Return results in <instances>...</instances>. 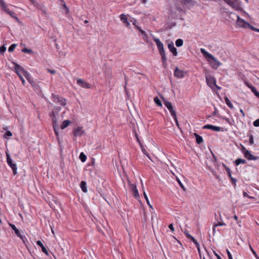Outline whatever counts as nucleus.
I'll list each match as a JSON object with an SVG mask.
<instances>
[{
    "mask_svg": "<svg viewBox=\"0 0 259 259\" xmlns=\"http://www.w3.org/2000/svg\"><path fill=\"white\" fill-rule=\"evenodd\" d=\"M12 63L14 65L15 72H16L17 75L19 76L20 79L22 81L23 85H24L25 84V81L21 73H23L24 76H25V72H28L27 71H26L22 67H21L19 64H17V63H16L14 61H12Z\"/></svg>",
    "mask_w": 259,
    "mask_h": 259,
    "instance_id": "nucleus-1",
    "label": "nucleus"
},
{
    "mask_svg": "<svg viewBox=\"0 0 259 259\" xmlns=\"http://www.w3.org/2000/svg\"><path fill=\"white\" fill-rule=\"evenodd\" d=\"M6 157L7 162L8 165L12 168L13 175H16L17 174V167L16 164L13 162V160L8 152H6Z\"/></svg>",
    "mask_w": 259,
    "mask_h": 259,
    "instance_id": "nucleus-2",
    "label": "nucleus"
},
{
    "mask_svg": "<svg viewBox=\"0 0 259 259\" xmlns=\"http://www.w3.org/2000/svg\"><path fill=\"white\" fill-rule=\"evenodd\" d=\"M52 99L55 103H58L62 106H64L66 104V99L65 98L53 93L52 94Z\"/></svg>",
    "mask_w": 259,
    "mask_h": 259,
    "instance_id": "nucleus-3",
    "label": "nucleus"
},
{
    "mask_svg": "<svg viewBox=\"0 0 259 259\" xmlns=\"http://www.w3.org/2000/svg\"><path fill=\"white\" fill-rule=\"evenodd\" d=\"M231 14L234 17L237 18V22L236 24L240 27L243 28H247L248 26H249V24L246 22L243 19H241L239 17L238 15H236L234 13H231Z\"/></svg>",
    "mask_w": 259,
    "mask_h": 259,
    "instance_id": "nucleus-4",
    "label": "nucleus"
},
{
    "mask_svg": "<svg viewBox=\"0 0 259 259\" xmlns=\"http://www.w3.org/2000/svg\"><path fill=\"white\" fill-rule=\"evenodd\" d=\"M25 77L27 81L31 84V86L34 88V90L37 91H39V85L33 80L31 77L30 74L28 72H25Z\"/></svg>",
    "mask_w": 259,
    "mask_h": 259,
    "instance_id": "nucleus-5",
    "label": "nucleus"
},
{
    "mask_svg": "<svg viewBox=\"0 0 259 259\" xmlns=\"http://www.w3.org/2000/svg\"><path fill=\"white\" fill-rule=\"evenodd\" d=\"M52 122H53V130L54 131L55 135L56 136L57 139L59 142V126L57 121V118L55 115L52 117Z\"/></svg>",
    "mask_w": 259,
    "mask_h": 259,
    "instance_id": "nucleus-6",
    "label": "nucleus"
},
{
    "mask_svg": "<svg viewBox=\"0 0 259 259\" xmlns=\"http://www.w3.org/2000/svg\"><path fill=\"white\" fill-rule=\"evenodd\" d=\"M243 152L244 153V157L249 160H256L259 158L258 156H255L252 155L251 152L246 150L244 147L243 148Z\"/></svg>",
    "mask_w": 259,
    "mask_h": 259,
    "instance_id": "nucleus-7",
    "label": "nucleus"
},
{
    "mask_svg": "<svg viewBox=\"0 0 259 259\" xmlns=\"http://www.w3.org/2000/svg\"><path fill=\"white\" fill-rule=\"evenodd\" d=\"M200 52L205 57L214 60L217 65V67H218L221 65V63L218 61L211 54L206 51L205 49L202 48L200 49Z\"/></svg>",
    "mask_w": 259,
    "mask_h": 259,
    "instance_id": "nucleus-8",
    "label": "nucleus"
},
{
    "mask_svg": "<svg viewBox=\"0 0 259 259\" xmlns=\"http://www.w3.org/2000/svg\"><path fill=\"white\" fill-rule=\"evenodd\" d=\"M180 3L185 5L188 9H190L196 4L194 0H179Z\"/></svg>",
    "mask_w": 259,
    "mask_h": 259,
    "instance_id": "nucleus-9",
    "label": "nucleus"
},
{
    "mask_svg": "<svg viewBox=\"0 0 259 259\" xmlns=\"http://www.w3.org/2000/svg\"><path fill=\"white\" fill-rule=\"evenodd\" d=\"M164 105L167 108L169 112L170 113L172 117H175L177 115L176 112L174 110L173 106L171 103L167 101L164 100L163 101Z\"/></svg>",
    "mask_w": 259,
    "mask_h": 259,
    "instance_id": "nucleus-10",
    "label": "nucleus"
},
{
    "mask_svg": "<svg viewBox=\"0 0 259 259\" xmlns=\"http://www.w3.org/2000/svg\"><path fill=\"white\" fill-rule=\"evenodd\" d=\"M206 81L207 85L212 89L214 85H215L216 80L214 77L211 75L206 76Z\"/></svg>",
    "mask_w": 259,
    "mask_h": 259,
    "instance_id": "nucleus-11",
    "label": "nucleus"
},
{
    "mask_svg": "<svg viewBox=\"0 0 259 259\" xmlns=\"http://www.w3.org/2000/svg\"><path fill=\"white\" fill-rule=\"evenodd\" d=\"M128 185L130 188L133 192L135 197L137 199L139 198L140 196L136 186L135 184H132L130 182H128Z\"/></svg>",
    "mask_w": 259,
    "mask_h": 259,
    "instance_id": "nucleus-12",
    "label": "nucleus"
},
{
    "mask_svg": "<svg viewBox=\"0 0 259 259\" xmlns=\"http://www.w3.org/2000/svg\"><path fill=\"white\" fill-rule=\"evenodd\" d=\"M228 5L231 6L232 8L238 9L239 8V4L238 2L236 0H223Z\"/></svg>",
    "mask_w": 259,
    "mask_h": 259,
    "instance_id": "nucleus-13",
    "label": "nucleus"
},
{
    "mask_svg": "<svg viewBox=\"0 0 259 259\" xmlns=\"http://www.w3.org/2000/svg\"><path fill=\"white\" fill-rule=\"evenodd\" d=\"M154 41L155 42L157 49L159 52V53L164 51L163 45V44L160 41L159 38H157L154 37L153 38Z\"/></svg>",
    "mask_w": 259,
    "mask_h": 259,
    "instance_id": "nucleus-14",
    "label": "nucleus"
},
{
    "mask_svg": "<svg viewBox=\"0 0 259 259\" xmlns=\"http://www.w3.org/2000/svg\"><path fill=\"white\" fill-rule=\"evenodd\" d=\"M73 133L75 137H81L84 134V131L81 127H78L73 130Z\"/></svg>",
    "mask_w": 259,
    "mask_h": 259,
    "instance_id": "nucleus-15",
    "label": "nucleus"
},
{
    "mask_svg": "<svg viewBox=\"0 0 259 259\" xmlns=\"http://www.w3.org/2000/svg\"><path fill=\"white\" fill-rule=\"evenodd\" d=\"M77 83L81 86L82 88L86 89H90L91 88V85L86 81H84L83 80L81 79H78L77 80Z\"/></svg>",
    "mask_w": 259,
    "mask_h": 259,
    "instance_id": "nucleus-16",
    "label": "nucleus"
},
{
    "mask_svg": "<svg viewBox=\"0 0 259 259\" xmlns=\"http://www.w3.org/2000/svg\"><path fill=\"white\" fill-rule=\"evenodd\" d=\"M203 128L209 129L216 132H220L221 130V128L220 127L211 124H206L203 127Z\"/></svg>",
    "mask_w": 259,
    "mask_h": 259,
    "instance_id": "nucleus-17",
    "label": "nucleus"
},
{
    "mask_svg": "<svg viewBox=\"0 0 259 259\" xmlns=\"http://www.w3.org/2000/svg\"><path fill=\"white\" fill-rule=\"evenodd\" d=\"M168 48L169 51L172 53L174 56H177L178 55V52L177 49L174 47L172 42L168 44Z\"/></svg>",
    "mask_w": 259,
    "mask_h": 259,
    "instance_id": "nucleus-18",
    "label": "nucleus"
},
{
    "mask_svg": "<svg viewBox=\"0 0 259 259\" xmlns=\"http://www.w3.org/2000/svg\"><path fill=\"white\" fill-rule=\"evenodd\" d=\"M184 72L183 70L179 69L178 67L175 68L174 71V75L178 78H182L184 76Z\"/></svg>",
    "mask_w": 259,
    "mask_h": 259,
    "instance_id": "nucleus-19",
    "label": "nucleus"
},
{
    "mask_svg": "<svg viewBox=\"0 0 259 259\" xmlns=\"http://www.w3.org/2000/svg\"><path fill=\"white\" fill-rule=\"evenodd\" d=\"M120 20L122 21V22L125 24L126 26L129 28H131V25L130 24V23L127 20V18L126 16L124 14H121L120 16Z\"/></svg>",
    "mask_w": 259,
    "mask_h": 259,
    "instance_id": "nucleus-20",
    "label": "nucleus"
},
{
    "mask_svg": "<svg viewBox=\"0 0 259 259\" xmlns=\"http://www.w3.org/2000/svg\"><path fill=\"white\" fill-rule=\"evenodd\" d=\"M36 244L40 246L41 248L42 251L45 253L46 255H49V252L47 249L46 248L42 243L40 240H38L36 241Z\"/></svg>",
    "mask_w": 259,
    "mask_h": 259,
    "instance_id": "nucleus-21",
    "label": "nucleus"
},
{
    "mask_svg": "<svg viewBox=\"0 0 259 259\" xmlns=\"http://www.w3.org/2000/svg\"><path fill=\"white\" fill-rule=\"evenodd\" d=\"M0 6L2 7L3 10L8 14L10 13L11 11L8 8L7 6L6 5L5 3L3 0H0Z\"/></svg>",
    "mask_w": 259,
    "mask_h": 259,
    "instance_id": "nucleus-22",
    "label": "nucleus"
},
{
    "mask_svg": "<svg viewBox=\"0 0 259 259\" xmlns=\"http://www.w3.org/2000/svg\"><path fill=\"white\" fill-rule=\"evenodd\" d=\"M159 54L161 56V59L162 61V65H163V67L164 68H165L166 67V65H167V64H166L167 58L165 55V52L164 51L163 52L160 53Z\"/></svg>",
    "mask_w": 259,
    "mask_h": 259,
    "instance_id": "nucleus-23",
    "label": "nucleus"
},
{
    "mask_svg": "<svg viewBox=\"0 0 259 259\" xmlns=\"http://www.w3.org/2000/svg\"><path fill=\"white\" fill-rule=\"evenodd\" d=\"M9 226L11 227L12 229L14 231L15 233L16 234V235L18 237H20V235L21 234V233L20 231H19V229H18L15 225L12 224L11 223H9Z\"/></svg>",
    "mask_w": 259,
    "mask_h": 259,
    "instance_id": "nucleus-24",
    "label": "nucleus"
},
{
    "mask_svg": "<svg viewBox=\"0 0 259 259\" xmlns=\"http://www.w3.org/2000/svg\"><path fill=\"white\" fill-rule=\"evenodd\" d=\"M80 187L81 189V190L86 193L88 191L87 187V183L84 181H82L80 183Z\"/></svg>",
    "mask_w": 259,
    "mask_h": 259,
    "instance_id": "nucleus-25",
    "label": "nucleus"
},
{
    "mask_svg": "<svg viewBox=\"0 0 259 259\" xmlns=\"http://www.w3.org/2000/svg\"><path fill=\"white\" fill-rule=\"evenodd\" d=\"M71 123L70 120H65L62 122V124L61 125L60 128L62 130L65 128Z\"/></svg>",
    "mask_w": 259,
    "mask_h": 259,
    "instance_id": "nucleus-26",
    "label": "nucleus"
},
{
    "mask_svg": "<svg viewBox=\"0 0 259 259\" xmlns=\"http://www.w3.org/2000/svg\"><path fill=\"white\" fill-rule=\"evenodd\" d=\"M194 135L196 137V140L197 144H200L203 142V140L201 136H199L196 133H194Z\"/></svg>",
    "mask_w": 259,
    "mask_h": 259,
    "instance_id": "nucleus-27",
    "label": "nucleus"
},
{
    "mask_svg": "<svg viewBox=\"0 0 259 259\" xmlns=\"http://www.w3.org/2000/svg\"><path fill=\"white\" fill-rule=\"evenodd\" d=\"M246 160L241 158H238L235 161V163L236 165H238L240 164H245Z\"/></svg>",
    "mask_w": 259,
    "mask_h": 259,
    "instance_id": "nucleus-28",
    "label": "nucleus"
},
{
    "mask_svg": "<svg viewBox=\"0 0 259 259\" xmlns=\"http://www.w3.org/2000/svg\"><path fill=\"white\" fill-rule=\"evenodd\" d=\"M225 103L226 104L231 108V109H233V104L231 103L230 100L229 99V98L227 97H226L225 98Z\"/></svg>",
    "mask_w": 259,
    "mask_h": 259,
    "instance_id": "nucleus-29",
    "label": "nucleus"
},
{
    "mask_svg": "<svg viewBox=\"0 0 259 259\" xmlns=\"http://www.w3.org/2000/svg\"><path fill=\"white\" fill-rule=\"evenodd\" d=\"M190 240L193 242H194V243L195 244V245L198 249V251L199 252H200V246H199L198 242L197 241V240L193 237H192Z\"/></svg>",
    "mask_w": 259,
    "mask_h": 259,
    "instance_id": "nucleus-30",
    "label": "nucleus"
},
{
    "mask_svg": "<svg viewBox=\"0 0 259 259\" xmlns=\"http://www.w3.org/2000/svg\"><path fill=\"white\" fill-rule=\"evenodd\" d=\"M79 158L82 162H85L87 159V156L83 152L80 153Z\"/></svg>",
    "mask_w": 259,
    "mask_h": 259,
    "instance_id": "nucleus-31",
    "label": "nucleus"
},
{
    "mask_svg": "<svg viewBox=\"0 0 259 259\" xmlns=\"http://www.w3.org/2000/svg\"><path fill=\"white\" fill-rule=\"evenodd\" d=\"M154 101L155 103L158 106L161 107L162 106V103L161 102V101L159 100V99L156 97L154 98Z\"/></svg>",
    "mask_w": 259,
    "mask_h": 259,
    "instance_id": "nucleus-32",
    "label": "nucleus"
},
{
    "mask_svg": "<svg viewBox=\"0 0 259 259\" xmlns=\"http://www.w3.org/2000/svg\"><path fill=\"white\" fill-rule=\"evenodd\" d=\"M183 45V40L182 39H178L176 41V45L178 47H180Z\"/></svg>",
    "mask_w": 259,
    "mask_h": 259,
    "instance_id": "nucleus-33",
    "label": "nucleus"
},
{
    "mask_svg": "<svg viewBox=\"0 0 259 259\" xmlns=\"http://www.w3.org/2000/svg\"><path fill=\"white\" fill-rule=\"evenodd\" d=\"M12 136V133L10 131H7L4 135V138H8Z\"/></svg>",
    "mask_w": 259,
    "mask_h": 259,
    "instance_id": "nucleus-34",
    "label": "nucleus"
},
{
    "mask_svg": "<svg viewBox=\"0 0 259 259\" xmlns=\"http://www.w3.org/2000/svg\"><path fill=\"white\" fill-rule=\"evenodd\" d=\"M143 194H144V198L145 199V200H146V202H147V203L148 204V205L151 207V208H152V206L151 205L150 203V202H149V200L148 199V196L146 193V192L144 191L143 192Z\"/></svg>",
    "mask_w": 259,
    "mask_h": 259,
    "instance_id": "nucleus-35",
    "label": "nucleus"
},
{
    "mask_svg": "<svg viewBox=\"0 0 259 259\" xmlns=\"http://www.w3.org/2000/svg\"><path fill=\"white\" fill-rule=\"evenodd\" d=\"M17 46V45L15 44H13L12 45H11L8 48V51L10 52H13L14 49H15V48Z\"/></svg>",
    "mask_w": 259,
    "mask_h": 259,
    "instance_id": "nucleus-36",
    "label": "nucleus"
},
{
    "mask_svg": "<svg viewBox=\"0 0 259 259\" xmlns=\"http://www.w3.org/2000/svg\"><path fill=\"white\" fill-rule=\"evenodd\" d=\"M251 90L256 97H259V92L258 91H257V90H256V89L254 87H252Z\"/></svg>",
    "mask_w": 259,
    "mask_h": 259,
    "instance_id": "nucleus-37",
    "label": "nucleus"
},
{
    "mask_svg": "<svg viewBox=\"0 0 259 259\" xmlns=\"http://www.w3.org/2000/svg\"><path fill=\"white\" fill-rule=\"evenodd\" d=\"M22 52L25 53H32L33 52L32 50L27 49L26 48H23L22 50Z\"/></svg>",
    "mask_w": 259,
    "mask_h": 259,
    "instance_id": "nucleus-38",
    "label": "nucleus"
},
{
    "mask_svg": "<svg viewBox=\"0 0 259 259\" xmlns=\"http://www.w3.org/2000/svg\"><path fill=\"white\" fill-rule=\"evenodd\" d=\"M224 165L225 167L226 170L228 174L229 177L231 178L232 176L230 169L228 167L226 166L225 164H224Z\"/></svg>",
    "mask_w": 259,
    "mask_h": 259,
    "instance_id": "nucleus-39",
    "label": "nucleus"
},
{
    "mask_svg": "<svg viewBox=\"0 0 259 259\" xmlns=\"http://www.w3.org/2000/svg\"><path fill=\"white\" fill-rule=\"evenodd\" d=\"M23 241V242L26 244V241H27V240L25 236H23L22 234L20 235V237H19Z\"/></svg>",
    "mask_w": 259,
    "mask_h": 259,
    "instance_id": "nucleus-40",
    "label": "nucleus"
},
{
    "mask_svg": "<svg viewBox=\"0 0 259 259\" xmlns=\"http://www.w3.org/2000/svg\"><path fill=\"white\" fill-rule=\"evenodd\" d=\"M131 22L133 23V24L135 26L136 28L137 29V27H139L137 25V20L136 19H133V20H132Z\"/></svg>",
    "mask_w": 259,
    "mask_h": 259,
    "instance_id": "nucleus-41",
    "label": "nucleus"
},
{
    "mask_svg": "<svg viewBox=\"0 0 259 259\" xmlns=\"http://www.w3.org/2000/svg\"><path fill=\"white\" fill-rule=\"evenodd\" d=\"M6 50V47L5 46L3 45V46L0 47V53L1 54H3L4 53H5Z\"/></svg>",
    "mask_w": 259,
    "mask_h": 259,
    "instance_id": "nucleus-42",
    "label": "nucleus"
},
{
    "mask_svg": "<svg viewBox=\"0 0 259 259\" xmlns=\"http://www.w3.org/2000/svg\"><path fill=\"white\" fill-rule=\"evenodd\" d=\"M247 28H250V29L254 30L255 31L259 32V29L255 28L249 24V26H248Z\"/></svg>",
    "mask_w": 259,
    "mask_h": 259,
    "instance_id": "nucleus-43",
    "label": "nucleus"
},
{
    "mask_svg": "<svg viewBox=\"0 0 259 259\" xmlns=\"http://www.w3.org/2000/svg\"><path fill=\"white\" fill-rule=\"evenodd\" d=\"M253 124L254 126L255 127H258L259 126V119H257L256 120H255L253 123Z\"/></svg>",
    "mask_w": 259,
    "mask_h": 259,
    "instance_id": "nucleus-44",
    "label": "nucleus"
},
{
    "mask_svg": "<svg viewBox=\"0 0 259 259\" xmlns=\"http://www.w3.org/2000/svg\"><path fill=\"white\" fill-rule=\"evenodd\" d=\"M137 29L141 32V34H142L143 36L146 34V32L143 30L140 27H137Z\"/></svg>",
    "mask_w": 259,
    "mask_h": 259,
    "instance_id": "nucleus-45",
    "label": "nucleus"
},
{
    "mask_svg": "<svg viewBox=\"0 0 259 259\" xmlns=\"http://www.w3.org/2000/svg\"><path fill=\"white\" fill-rule=\"evenodd\" d=\"M226 252H227L229 259H233L231 253H230V252L229 251V250L228 249H226Z\"/></svg>",
    "mask_w": 259,
    "mask_h": 259,
    "instance_id": "nucleus-46",
    "label": "nucleus"
},
{
    "mask_svg": "<svg viewBox=\"0 0 259 259\" xmlns=\"http://www.w3.org/2000/svg\"><path fill=\"white\" fill-rule=\"evenodd\" d=\"M224 225H226V224L223 222H219L217 224H214V227L222 226Z\"/></svg>",
    "mask_w": 259,
    "mask_h": 259,
    "instance_id": "nucleus-47",
    "label": "nucleus"
},
{
    "mask_svg": "<svg viewBox=\"0 0 259 259\" xmlns=\"http://www.w3.org/2000/svg\"><path fill=\"white\" fill-rule=\"evenodd\" d=\"M249 143L250 145H253L254 143L253 137L252 135H250L249 137Z\"/></svg>",
    "mask_w": 259,
    "mask_h": 259,
    "instance_id": "nucleus-48",
    "label": "nucleus"
},
{
    "mask_svg": "<svg viewBox=\"0 0 259 259\" xmlns=\"http://www.w3.org/2000/svg\"><path fill=\"white\" fill-rule=\"evenodd\" d=\"M178 183L179 184V185L180 187L184 190L186 191V188L183 185V184L181 183V182L179 180H177Z\"/></svg>",
    "mask_w": 259,
    "mask_h": 259,
    "instance_id": "nucleus-49",
    "label": "nucleus"
},
{
    "mask_svg": "<svg viewBox=\"0 0 259 259\" xmlns=\"http://www.w3.org/2000/svg\"><path fill=\"white\" fill-rule=\"evenodd\" d=\"M184 233L186 235L187 237L189 239H191V238L193 237L186 231L184 232Z\"/></svg>",
    "mask_w": 259,
    "mask_h": 259,
    "instance_id": "nucleus-50",
    "label": "nucleus"
},
{
    "mask_svg": "<svg viewBox=\"0 0 259 259\" xmlns=\"http://www.w3.org/2000/svg\"><path fill=\"white\" fill-rule=\"evenodd\" d=\"M245 84L247 87L250 89V90H251L252 87H254L251 83H249L248 82L245 81Z\"/></svg>",
    "mask_w": 259,
    "mask_h": 259,
    "instance_id": "nucleus-51",
    "label": "nucleus"
},
{
    "mask_svg": "<svg viewBox=\"0 0 259 259\" xmlns=\"http://www.w3.org/2000/svg\"><path fill=\"white\" fill-rule=\"evenodd\" d=\"M173 118H174V120H175V122H176V123L177 126L179 128H180V125H179V122H178V119H177V115H176V116H175V117H173Z\"/></svg>",
    "mask_w": 259,
    "mask_h": 259,
    "instance_id": "nucleus-52",
    "label": "nucleus"
},
{
    "mask_svg": "<svg viewBox=\"0 0 259 259\" xmlns=\"http://www.w3.org/2000/svg\"><path fill=\"white\" fill-rule=\"evenodd\" d=\"M168 228H169V229L172 231V232H174L175 231V229L173 227V224H170L169 226H168Z\"/></svg>",
    "mask_w": 259,
    "mask_h": 259,
    "instance_id": "nucleus-53",
    "label": "nucleus"
},
{
    "mask_svg": "<svg viewBox=\"0 0 259 259\" xmlns=\"http://www.w3.org/2000/svg\"><path fill=\"white\" fill-rule=\"evenodd\" d=\"M62 2L64 3V2H63V1H62ZM63 8H64L65 9V10H66V13H67L68 12V11H69V9H68V8L67 7V6H66V5H65V3H64V5H63Z\"/></svg>",
    "mask_w": 259,
    "mask_h": 259,
    "instance_id": "nucleus-54",
    "label": "nucleus"
},
{
    "mask_svg": "<svg viewBox=\"0 0 259 259\" xmlns=\"http://www.w3.org/2000/svg\"><path fill=\"white\" fill-rule=\"evenodd\" d=\"M250 247V250H251L252 252L253 253V254L256 256L257 257V254L255 252V251L253 249V248H252L251 246L250 245L249 246Z\"/></svg>",
    "mask_w": 259,
    "mask_h": 259,
    "instance_id": "nucleus-55",
    "label": "nucleus"
},
{
    "mask_svg": "<svg viewBox=\"0 0 259 259\" xmlns=\"http://www.w3.org/2000/svg\"><path fill=\"white\" fill-rule=\"evenodd\" d=\"M11 17H14V16L16 15L15 13L13 11H11L10 13L8 14Z\"/></svg>",
    "mask_w": 259,
    "mask_h": 259,
    "instance_id": "nucleus-56",
    "label": "nucleus"
},
{
    "mask_svg": "<svg viewBox=\"0 0 259 259\" xmlns=\"http://www.w3.org/2000/svg\"><path fill=\"white\" fill-rule=\"evenodd\" d=\"M48 72H50L51 74H55L56 72V71L54 70H51L50 69H48Z\"/></svg>",
    "mask_w": 259,
    "mask_h": 259,
    "instance_id": "nucleus-57",
    "label": "nucleus"
},
{
    "mask_svg": "<svg viewBox=\"0 0 259 259\" xmlns=\"http://www.w3.org/2000/svg\"><path fill=\"white\" fill-rule=\"evenodd\" d=\"M142 151H143V153L144 154H145L147 156V157L150 159H151L149 155V154L147 153L146 151L145 150H144V149H142Z\"/></svg>",
    "mask_w": 259,
    "mask_h": 259,
    "instance_id": "nucleus-58",
    "label": "nucleus"
},
{
    "mask_svg": "<svg viewBox=\"0 0 259 259\" xmlns=\"http://www.w3.org/2000/svg\"><path fill=\"white\" fill-rule=\"evenodd\" d=\"M217 227H214V224L213 225V227H212V231H213V236L215 234V228H216Z\"/></svg>",
    "mask_w": 259,
    "mask_h": 259,
    "instance_id": "nucleus-59",
    "label": "nucleus"
},
{
    "mask_svg": "<svg viewBox=\"0 0 259 259\" xmlns=\"http://www.w3.org/2000/svg\"><path fill=\"white\" fill-rule=\"evenodd\" d=\"M143 39H144L146 41H147H147H148V35H147V34H145V35H144L143 36Z\"/></svg>",
    "mask_w": 259,
    "mask_h": 259,
    "instance_id": "nucleus-60",
    "label": "nucleus"
},
{
    "mask_svg": "<svg viewBox=\"0 0 259 259\" xmlns=\"http://www.w3.org/2000/svg\"><path fill=\"white\" fill-rule=\"evenodd\" d=\"M213 252H214V255L216 256V257L218 259H222L221 257V256L219 254H218L215 252L214 251Z\"/></svg>",
    "mask_w": 259,
    "mask_h": 259,
    "instance_id": "nucleus-61",
    "label": "nucleus"
},
{
    "mask_svg": "<svg viewBox=\"0 0 259 259\" xmlns=\"http://www.w3.org/2000/svg\"><path fill=\"white\" fill-rule=\"evenodd\" d=\"M14 19H15L17 22H19V19L18 18V17L17 16H16V15L14 16V17H13Z\"/></svg>",
    "mask_w": 259,
    "mask_h": 259,
    "instance_id": "nucleus-62",
    "label": "nucleus"
},
{
    "mask_svg": "<svg viewBox=\"0 0 259 259\" xmlns=\"http://www.w3.org/2000/svg\"><path fill=\"white\" fill-rule=\"evenodd\" d=\"M243 195L244 197H247L248 196V195H247V193L245 192H243Z\"/></svg>",
    "mask_w": 259,
    "mask_h": 259,
    "instance_id": "nucleus-63",
    "label": "nucleus"
},
{
    "mask_svg": "<svg viewBox=\"0 0 259 259\" xmlns=\"http://www.w3.org/2000/svg\"><path fill=\"white\" fill-rule=\"evenodd\" d=\"M231 178V179L232 181L233 182H234V183L236 182V180L235 179H234V178H232V177H231V178Z\"/></svg>",
    "mask_w": 259,
    "mask_h": 259,
    "instance_id": "nucleus-64",
    "label": "nucleus"
}]
</instances>
